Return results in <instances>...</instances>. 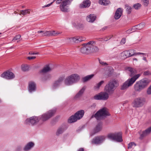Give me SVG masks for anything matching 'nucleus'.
Here are the masks:
<instances>
[{"label": "nucleus", "instance_id": "obj_16", "mask_svg": "<svg viewBox=\"0 0 151 151\" xmlns=\"http://www.w3.org/2000/svg\"><path fill=\"white\" fill-rule=\"evenodd\" d=\"M83 47L80 50V51L83 54L89 53H90V46L88 42L86 43L82 44Z\"/></svg>", "mask_w": 151, "mask_h": 151}, {"label": "nucleus", "instance_id": "obj_64", "mask_svg": "<svg viewBox=\"0 0 151 151\" xmlns=\"http://www.w3.org/2000/svg\"><path fill=\"white\" fill-rule=\"evenodd\" d=\"M109 38L111 37V38L113 36L110 35L109 36Z\"/></svg>", "mask_w": 151, "mask_h": 151}, {"label": "nucleus", "instance_id": "obj_52", "mask_svg": "<svg viewBox=\"0 0 151 151\" xmlns=\"http://www.w3.org/2000/svg\"><path fill=\"white\" fill-rule=\"evenodd\" d=\"M132 29V32H134L136 31L137 30L136 29V26L133 27L131 29Z\"/></svg>", "mask_w": 151, "mask_h": 151}, {"label": "nucleus", "instance_id": "obj_45", "mask_svg": "<svg viewBox=\"0 0 151 151\" xmlns=\"http://www.w3.org/2000/svg\"><path fill=\"white\" fill-rule=\"evenodd\" d=\"M143 2V4L144 6H147L149 4V0H142Z\"/></svg>", "mask_w": 151, "mask_h": 151}, {"label": "nucleus", "instance_id": "obj_51", "mask_svg": "<svg viewBox=\"0 0 151 151\" xmlns=\"http://www.w3.org/2000/svg\"><path fill=\"white\" fill-rule=\"evenodd\" d=\"M126 41V40L125 38H123L122 39L121 42L120 43L121 44L123 45L125 44Z\"/></svg>", "mask_w": 151, "mask_h": 151}, {"label": "nucleus", "instance_id": "obj_59", "mask_svg": "<svg viewBox=\"0 0 151 151\" xmlns=\"http://www.w3.org/2000/svg\"><path fill=\"white\" fill-rule=\"evenodd\" d=\"M135 55H141V52H135Z\"/></svg>", "mask_w": 151, "mask_h": 151}, {"label": "nucleus", "instance_id": "obj_8", "mask_svg": "<svg viewBox=\"0 0 151 151\" xmlns=\"http://www.w3.org/2000/svg\"><path fill=\"white\" fill-rule=\"evenodd\" d=\"M84 113V111L83 110H81L77 111L74 115L70 117L68 119V122L70 123H72L76 122L78 120L81 119L83 116Z\"/></svg>", "mask_w": 151, "mask_h": 151}, {"label": "nucleus", "instance_id": "obj_41", "mask_svg": "<svg viewBox=\"0 0 151 151\" xmlns=\"http://www.w3.org/2000/svg\"><path fill=\"white\" fill-rule=\"evenodd\" d=\"M141 6V5L139 3H137L134 4L133 6L136 9H139Z\"/></svg>", "mask_w": 151, "mask_h": 151}, {"label": "nucleus", "instance_id": "obj_15", "mask_svg": "<svg viewBox=\"0 0 151 151\" xmlns=\"http://www.w3.org/2000/svg\"><path fill=\"white\" fill-rule=\"evenodd\" d=\"M105 137L104 136H100L96 137L92 140V143L95 144H100L103 142L105 139Z\"/></svg>", "mask_w": 151, "mask_h": 151}, {"label": "nucleus", "instance_id": "obj_37", "mask_svg": "<svg viewBox=\"0 0 151 151\" xmlns=\"http://www.w3.org/2000/svg\"><path fill=\"white\" fill-rule=\"evenodd\" d=\"M100 93L93 96V99L96 100H101Z\"/></svg>", "mask_w": 151, "mask_h": 151}, {"label": "nucleus", "instance_id": "obj_13", "mask_svg": "<svg viewBox=\"0 0 151 151\" xmlns=\"http://www.w3.org/2000/svg\"><path fill=\"white\" fill-rule=\"evenodd\" d=\"M64 76H60L57 80L54 81L52 86V89L55 90L58 88L64 80Z\"/></svg>", "mask_w": 151, "mask_h": 151}, {"label": "nucleus", "instance_id": "obj_27", "mask_svg": "<svg viewBox=\"0 0 151 151\" xmlns=\"http://www.w3.org/2000/svg\"><path fill=\"white\" fill-rule=\"evenodd\" d=\"M66 129L64 127H61L59 128L57 130L56 132V134L57 136H59L62 134Z\"/></svg>", "mask_w": 151, "mask_h": 151}, {"label": "nucleus", "instance_id": "obj_4", "mask_svg": "<svg viewBox=\"0 0 151 151\" xmlns=\"http://www.w3.org/2000/svg\"><path fill=\"white\" fill-rule=\"evenodd\" d=\"M109 114L107 109L105 108H103L98 111L94 115H93L91 118L95 117L97 120H101L108 116H109Z\"/></svg>", "mask_w": 151, "mask_h": 151}, {"label": "nucleus", "instance_id": "obj_9", "mask_svg": "<svg viewBox=\"0 0 151 151\" xmlns=\"http://www.w3.org/2000/svg\"><path fill=\"white\" fill-rule=\"evenodd\" d=\"M146 102L145 98L139 97L135 99L133 101L132 105L133 107L139 108L142 107Z\"/></svg>", "mask_w": 151, "mask_h": 151}, {"label": "nucleus", "instance_id": "obj_19", "mask_svg": "<svg viewBox=\"0 0 151 151\" xmlns=\"http://www.w3.org/2000/svg\"><path fill=\"white\" fill-rule=\"evenodd\" d=\"M36 90V85L34 82H30L29 84L28 91L30 93H32Z\"/></svg>", "mask_w": 151, "mask_h": 151}, {"label": "nucleus", "instance_id": "obj_25", "mask_svg": "<svg viewBox=\"0 0 151 151\" xmlns=\"http://www.w3.org/2000/svg\"><path fill=\"white\" fill-rule=\"evenodd\" d=\"M96 17L94 14H90L87 16L86 19L88 22L93 23L96 20Z\"/></svg>", "mask_w": 151, "mask_h": 151}, {"label": "nucleus", "instance_id": "obj_40", "mask_svg": "<svg viewBox=\"0 0 151 151\" xmlns=\"http://www.w3.org/2000/svg\"><path fill=\"white\" fill-rule=\"evenodd\" d=\"M128 52H129V55H130V57L133 56L134 55H135V52L134 50H128Z\"/></svg>", "mask_w": 151, "mask_h": 151}, {"label": "nucleus", "instance_id": "obj_46", "mask_svg": "<svg viewBox=\"0 0 151 151\" xmlns=\"http://www.w3.org/2000/svg\"><path fill=\"white\" fill-rule=\"evenodd\" d=\"M143 74L145 76L151 75V72H150L149 71H145L144 72Z\"/></svg>", "mask_w": 151, "mask_h": 151}, {"label": "nucleus", "instance_id": "obj_29", "mask_svg": "<svg viewBox=\"0 0 151 151\" xmlns=\"http://www.w3.org/2000/svg\"><path fill=\"white\" fill-rule=\"evenodd\" d=\"M94 76L93 74H91L87 76L82 79L83 82H86L91 79Z\"/></svg>", "mask_w": 151, "mask_h": 151}, {"label": "nucleus", "instance_id": "obj_6", "mask_svg": "<svg viewBox=\"0 0 151 151\" xmlns=\"http://www.w3.org/2000/svg\"><path fill=\"white\" fill-rule=\"evenodd\" d=\"M55 109L50 110L39 116L40 119L41 121V122L40 123V124L49 119L55 115Z\"/></svg>", "mask_w": 151, "mask_h": 151}, {"label": "nucleus", "instance_id": "obj_5", "mask_svg": "<svg viewBox=\"0 0 151 151\" xmlns=\"http://www.w3.org/2000/svg\"><path fill=\"white\" fill-rule=\"evenodd\" d=\"M119 85L117 81L114 80L111 81L105 87V90L106 92L109 94H112L116 87Z\"/></svg>", "mask_w": 151, "mask_h": 151}, {"label": "nucleus", "instance_id": "obj_61", "mask_svg": "<svg viewBox=\"0 0 151 151\" xmlns=\"http://www.w3.org/2000/svg\"><path fill=\"white\" fill-rule=\"evenodd\" d=\"M146 53L141 52V55H146Z\"/></svg>", "mask_w": 151, "mask_h": 151}, {"label": "nucleus", "instance_id": "obj_2", "mask_svg": "<svg viewBox=\"0 0 151 151\" xmlns=\"http://www.w3.org/2000/svg\"><path fill=\"white\" fill-rule=\"evenodd\" d=\"M150 81L147 79H143L137 81L134 86V89L136 92L139 93L147 85Z\"/></svg>", "mask_w": 151, "mask_h": 151}, {"label": "nucleus", "instance_id": "obj_42", "mask_svg": "<svg viewBox=\"0 0 151 151\" xmlns=\"http://www.w3.org/2000/svg\"><path fill=\"white\" fill-rule=\"evenodd\" d=\"M136 146V145L135 143L133 142H131L129 143L128 145V149H130L132 148L133 146Z\"/></svg>", "mask_w": 151, "mask_h": 151}, {"label": "nucleus", "instance_id": "obj_62", "mask_svg": "<svg viewBox=\"0 0 151 151\" xmlns=\"http://www.w3.org/2000/svg\"><path fill=\"white\" fill-rule=\"evenodd\" d=\"M109 36H106L104 38H105L106 39H107L108 38H109Z\"/></svg>", "mask_w": 151, "mask_h": 151}, {"label": "nucleus", "instance_id": "obj_36", "mask_svg": "<svg viewBox=\"0 0 151 151\" xmlns=\"http://www.w3.org/2000/svg\"><path fill=\"white\" fill-rule=\"evenodd\" d=\"M30 10L29 9H27L24 10H22L20 11V14H22V15H25L26 14H29L30 13Z\"/></svg>", "mask_w": 151, "mask_h": 151}, {"label": "nucleus", "instance_id": "obj_55", "mask_svg": "<svg viewBox=\"0 0 151 151\" xmlns=\"http://www.w3.org/2000/svg\"><path fill=\"white\" fill-rule=\"evenodd\" d=\"M53 2H51L50 4H48L47 5H45L43 6V8L47 7L50 6L51 4H52Z\"/></svg>", "mask_w": 151, "mask_h": 151}, {"label": "nucleus", "instance_id": "obj_10", "mask_svg": "<svg viewBox=\"0 0 151 151\" xmlns=\"http://www.w3.org/2000/svg\"><path fill=\"white\" fill-rule=\"evenodd\" d=\"M40 120L39 116H33L26 119L24 124L26 125L35 126L37 124Z\"/></svg>", "mask_w": 151, "mask_h": 151}, {"label": "nucleus", "instance_id": "obj_18", "mask_svg": "<svg viewBox=\"0 0 151 151\" xmlns=\"http://www.w3.org/2000/svg\"><path fill=\"white\" fill-rule=\"evenodd\" d=\"M103 124L101 122L99 123L93 131V135L94 134L97 133L101 131L102 129Z\"/></svg>", "mask_w": 151, "mask_h": 151}, {"label": "nucleus", "instance_id": "obj_20", "mask_svg": "<svg viewBox=\"0 0 151 151\" xmlns=\"http://www.w3.org/2000/svg\"><path fill=\"white\" fill-rule=\"evenodd\" d=\"M122 12L123 9L122 8H119L117 9L115 12L114 17L115 19H119L122 14Z\"/></svg>", "mask_w": 151, "mask_h": 151}, {"label": "nucleus", "instance_id": "obj_30", "mask_svg": "<svg viewBox=\"0 0 151 151\" xmlns=\"http://www.w3.org/2000/svg\"><path fill=\"white\" fill-rule=\"evenodd\" d=\"M104 81H101L99 83H97L94 86V89L96 90H98L99 89L101 85L104 83Z\"/></svg>", "mask_w": 151, "mask_h": 151}, {"label": "nucleus", "instance_id": "obj_53", "mask_svg": "<svg viewBox=\"0 0 151 151\" xmlns=\"http://www.w3.org/2000/svg\"><path fill=\"white\" fill-rule=\"evenodd\" d=\"M36 58V57L35 56H31V57H28L27 58V59L29 60H31L32 59H34Z\"/></svg>", "mask_w": 151, "mask_h": 151}, {"label": "nucleus", "instance_id": "obj_22", "mask_svg": "<svg viewBox=\"0 0 151 151\" xmlns=\"http://www.w3.org/2000/svg\"><path fill=\"white\" fill-rule=\"evenodd\" d=\"M86 88V86L83 87L75 95L74 97L75 99H77L81 97L83 95Z\"/></svg>", "mask_w": 151, "mask_h": 151}, {"label": "nucleus", "instance_id": "obj_21", "mask_svg": "<svg viewBox=\"0 0 151 151\" xmlns=\"http://www.w3.org/2000/svg\"><path fill=\"white\" fill-rule=\"evenodd\" d=\"M34 143L30 142L27 143L23 148L24 151H29L34 146Z\"/></svg>", "mask_w": 151, "mask_h": 151}, {"label": "nucleus", "instance_id": "obj_24", "mask_svg": "<svg viewBox=\"0 0 151 151\" xmlns=\"http://www.w3.org/2000/svg\"><path fill=\"white\" fill-rule=\"evenodd\" d=\"M90 1L89 0H86L80 4V7L81 8L88 7L90 6Z\"/></svg>", "mask_w": 151, "mask_h": 151}, {"label": "nucleus", "instance_id": "obj_32", "mask_svg": "<svg viewBox=\"0 0 151 151\" xmlns=\"http://www.w3.org/2000/svg\"><path fill=\"white\" fill-rule=\"evenodd\" d=\"M128 50L122 52L121 53V55L123 57L124 59H125L130 57Z\"/></svg>", "mask_w": 151, "mask_h": 151}, {"label": "nucleus", "instance_id": "obj_63", "mask_svg": "<svg viewBox=\"0 0 151 151\" xmlns=\"http://www.w3.org/2000/svg\"><path fill=\"white\" fill-rule=\"evenodd\" d=\"M133 60H135L136 61H137V59L136 58H133Z\"/></svg>", "mask_w": 151, "mask_h": 151}, {"label": "nucleus", "instance_id": "obj_58", "mask_svg": "<svg viewBox=\"0 0 151 151\" xmlns=\"http://www.w3.org/2000/svg\"><path fill=\"white\" fill-rule=\"evenodd\" d=\"M77 151H84V149L83 148H80Z\"/></svg>", "mask_w": 151, "mask_h": 151}, {"label": "nucleus", "instance_id": "obj_1", "mask_svg": "<svg viewBox=\"0 0 151 151\" xmlns=\"http://www.w3.org/2000/svg\"><path fill=\"white\" fill-rule=\"evenodd\" d=\"M127 70L128 71L129 76L132 78L128 79L121 86L120 89L122 90H126L129 87L131 86L140 76V74H136L137 71L134 68L128 67Z\"/></svg>", "mask_w": 151, "mask_h": 151}, {"label": "nucleus", "instance_id": "obj_49", "mask_svg": "<svg viewBox=\"0 0 151 151\" xmlns=\"http://www.w3.org/2000/svg\"><path fill=\"white\" fill-rule=\"evenodd\" d=\"M77 38H78V42H80L83 41L84 40V38H83L82 37H77Z\"/></svg>", "mask_w": 151, "mask_h": 151}, {"label": "nucleus", "instance_id": "obj_47", "mask_svg": "<svg viewBox=\"0 0 151 151\" xmlns=\"http://www.w3.org/2000/svg\"><path fill=\"white\" fill-rule=\"evenodd\" d=\"M21 37V35H17L16 36L14 37L12 40V41L16 40L19 39Z\"/></svg>", "mask_w": 151, "mask_h": 151}, {"label": "nucleus", "instance_id": "obj_7", "mask_svg": "<svg viewBox=\"0 0 151 151\" xmlns=\"http://www.w3.org/2000/svg\"><path fill=\"white\" fill-rule=\"evenodd\" d=\"M73 0H57L56 3L60 4V8L61 11L64 12L68 11V6L70 4Z\"/></svg>", "mask_w": 151, "mask_h": 151}, {"label": "nucleus", "instance_id": "obj_31", "mask_svg": "<svg viewBox=\"0 0 151 151\" xmlns=\"http://www.w3.org/2000/svg\"><path fill=\"white\" fill-rule=\"evenodd\" d=\"M78 38H77V37H71L68 38L67 39V42H73L76 43H78Z\"/></svg>", "mask_w": 151, "mask_h": 151}, {"label": "nucleus", "instance_id": "obj_44", "mask_svg": "<svg viewBox=\"0 0 151 151\" xmlns=\"http://www.w3.org/2000/svg\"><path fill=\"white\" fill-rule=\"evenodd\" d=\"M111 39V37L109 38H108L107 39H106L104 37L102 38H99V39L98 40L100 41H108V40H109Z\"/></svg>", "mask_w": 151, "mask_h": 151}, {"label": "nucleus", "instance_id": "obj_17", "mask_svg": "<svg viewBox=\"0 0 151 151\" xmlns=\"http://www.w3.org/2000/svg\"><path fill=\"white\" fill-rule=\"evenodd\" d=\"M90 46V53L92 52H97L99 51V49L98 47L95 45V42L93 41L88 42Z\"/></svg>", "mask_w": 151, "mask_h": 151}, {"label": "nucleus", "instance_id": "obj_50", "mask_svg": "<svg viewBox=\"0 0 151 151\" xmlns=\"http://www.w3.org/2000/svg\"><path fill=\"white\" fill-rule=\"evenodd\" d=\"M22 149V147L20 146H19L17 147L16 149L15 150V151H20Z\"/></svg>", "mask_w": 151, "mask_h": 151}, {"label": "nucleus", "instance_id": "obj_12", "mask_svg": "<svg viewBox=\"0 0 151 151\" xmlns=\"http://www.w3.org/2000/svg\"><path fill=\"white\" fill-rule=\"evenodd\" d=\"M38 33H42L41 35L42 37L55 36L61 33V32L54 30L49 31H39L37 32Z\"/></svg>", "mask_w": 151, "mask_h": 151}, {"label": "nucleus", "instance_id": "obj_60", "mask_svg": "<svg viewBox=\"0 0 151 151\" xmlns=\"http://www.w3.org/2000/svg\"><path fill=\"white\" fill-rule=\"evenodd\" d=\"M143 60L146 62H147V60L146 59V57H144L143 58Z\"/></svg>", "mask_w": 151, "mask_h": 151}, {"label": "nucleus", "instance_id": "obj_26", "mask_svg": "<svg viewBox=\"0 0 151 151\" xmlns=\"http://www.w3.org/2000/svg\"><path fill=\"white\" fill-rule=\"evenodd\" d=\"M52 70V69L50 68L49 65H47L45 66L41 70L40 72L41 73L44 74Z\"/></svg>", "mask_w": 151, "mask_h": 151}, {"label": "nucleus", "instance_id": "obj_56", "mask_svg": "<svg viewBox=\"0 0 151 151\" xmlns=\"http://www.w3.org/2000/svg\"><path fill=\"white\" fill-rule=\"evenodd\" d=\"M127 33H129L132 32L131 29H129L127 31Z\"/></svg>", "mask_w": 151, "mask_h": 151}, {"label": "nucleus", "instance_id": "obj_3", "mask_svg": "<svg viewBox=\"0 0 151 151\" xmlns=\"http://www.w3.org/2000/svg\"><path fill=\"white\" fill-rule=\"evenodd\" d=\"M80 79V76L76 73L73 74L67 77L64 81L65 85H71L77 83Z\"/></svg>", "mask_w": 151, "mask_h": 151}, {"label": "nucleus", "instance_id": "obj_35", "mask_svg": "<svg viewBox=\"0 0 151 151\" xmlns=\"http://www.w3.org/2000/svg\"><path fill=\"white\" fill-rule=\"evenodd\" d=\"M126 11L128 14H130L131 12L132 8L128 5L127 4L125 5Z\"/></svg>", "mask_w": 151, "mask_h": 151}, {"label": "nucleus", "instance_id": "obj_39", "mask_svg": "<svg viewBox=\"0 0 151 151\" xmlns=\"http://www.w3.org/2000/svg\"><path fill=\"white\" fill-rule=\"evenodd\" d=\"M51 76L49 75H45V77H42L41 78V80L42 81H45L47 79L50 78Z\"/></svg>", "mask_w": 151, "mask_h": 151}, {"label": "nucleus", "instance_id": "obj_54", "mask_svg": "<svg viewBox=\"0 0 151 151\" xmlns=\"http://www.w3.org/2000/svg\"><path fill=\"white\" fill-rule=\"evenodd\" d=\"M39 54L38 52H36L35 53L34 52H29V54L31 55H33L35 54Z\"/></svg>", "mask_w": 151, "mask_h": 151}, {"label": "nucleus", "instance_id": "obj_43", "mask_svg": "<svg viewBox=\"0 0 151 151\" xmlns=\"http://www.w3.org/2000/svg\"><path fill=\"white\" fill-rule=\"evenodd\" d=\"M99 63L101 65L104 66L107 65H108L105 62L100 59H99Z\"/></svg>", "mask_w": 151, "mask_h": 151}, {"label": "nucleus", "instance_id": "obj_57", "mask_svg": "<svg viewBox=\"0 0 151 151\" xmlns=\"http://www.w3.org/2000/svg\"><path fill=\"white\" fill-rule=\"evenodd\" d=\"M107 27H104L103 28H102L101 29V31H104V30H105L106 29H107Z\"/></svg>", "mask_w": 151, "mask_h": 151}, {"label": "nucleus", "instance_id": "obj_11", "mask_svg": "<svg viewBox=\"0 0 151 151\" xmlns=\"http://www.w3.org/2000/svg\"><path fill=\"white\" fill-rule=\"evenodd\" d=\"M107 137L110 139L118 142H121L123 141L122 134L120 132L109 134L108 135Z\"/></svg>", "mask_w": 151, "mask_h": 151}, {"label": "nucleus", "instance_id": "obj_34", "mask_svg": "<svg viewBox=\"0 0 151 151\" xmlns=\"http://www.w3.org/2000/svg\"><path fill=\"white\" fill-rule=\"evenodd\" d=\"M145 26V24L144 23H142L136 25V29L137 30H140L143 28Z\"/></svg>", "mask_w": 151, "mask_h": 151}, {"label": "nucleus", "instance_id": "obj_14", "mask_svg": "<svg viewBox=\"0 0 151 151\" xmlns=\"http://www.w3.org/2000/svg\"><path fill=\"white\" fill-rule=\"evenodd\" d=\"M1 76L5 79L10 80L14 78L15 77V75L12 72L7 71L3 73L1 75Z\"/></svg>", "mask_w": 151, "mask_h": 151}, {"label": "nucleus", "instance_id": "obj_28", "mask_svg": "<svg viewBox=\"0 0 151 151\" xmlns=\"http://www.w3.org/2000/svg\"><path fill=\"white\" fill-rule=\"evenodd\" d=\"M106 92H101L100 93L101 100H105L109 98V94Z\"/></svg>", "mask_w": 151, "mask_h": 151}, {"label": "nucleus", "instance_id": "obj_38", "mask_svg": "<svg viewBox=\"0 0 151 151\" xmlns=\"http://www.w3.org/2000/svg\"><path fill=\"white\" fill-rule=\"evenodd\" d=\"M21 68L22 70L24 71L28 70L29 69V67L27 65H22Z\"/></svg>", "mask_w": 151, "mask_h": 151}, {"label": "nucleus", "instance_id": "obj_33", "mask_svg": "<svg viewBox=\"0 0 151 151\" xmlns=\"http://www.w3.org/2000/svg\"><path fill=\"white\" fill-rule=\"evenodd\" d=\"M99 3L102 5H106L109 4L110 2L106 0H100L99 1Z\"/></svg>", "mask_w": 151, "mask_h": 151}, {"label": "nucleus", "instance_id": "obj_23", "mask_svg": "<svg viewBox=\"0 0 151 151\" xmlns=\"http://www.w3.org/2000/svg\"><path fill=\"white\" fill-rule=\"evenodd\" d=\"M151 132V127L143 131L142 133L140 134L139 139H142L144 137L148 135Z\"/></svg>", "mask_w": 151, "mask_h": 151}, {"label": "nucleus", "instance_id": "obj_48", "mask_svg": "<svg viewBox=\"0 0 151 151\" xmlns=\"http://www.w3.org/2000/svg\"><path fill=\"white\" fill-rule=\"evenodd\" d=\"M147 93L149 95L151 94V85L148 88L147 91Z\"/></svg>", "mask_w": 151, "mask_h": 151}]
</instances>
